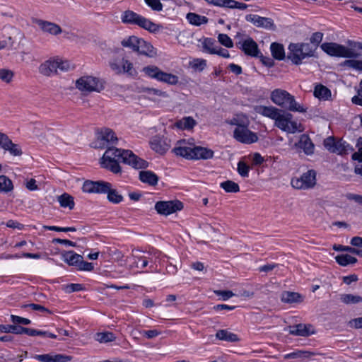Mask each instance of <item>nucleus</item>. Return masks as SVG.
Masks as SVG:
<instances>
[{"mask_svg": "<svg viewBox=\"0 0 362 362\" xmlns=\"http://www.w3.org/2000/svg\"><path fill=\"white\" fill-rule=\"evenodd\" d=\"M119 162L128 164L136 169L148 167V163L139 158L132 151L108 147L100 159V165L115 174L121 172Z\"/></svg>", "mask_w": 362, "mask_h": 362, "instance_id": "f257e3e1", "label": "nucleus"}, {"mask_svg": "<svg viewBox=\"0 0 362 362\" xmlns=\"http://www.w3.org/2000/svg\"><path fill=\"white\" fill-rule=\"evenodd\" d=\"M173 151L175 155L188 160H208L214 157V151L209 148L196 146L186 140L177 141Z\"/></svg>", "mask_w": 362, "mask_h": 362, "instance_id": "f03ea898", "label": "nucleus"}, {"mask_svg": "<svg viewBox=\"0 0 362 362\" xmlns=\"http://www.w3.org/2000/svg\"><path fill=\"white\" fill-rule=\"evenodd\" d=\"M271 100L276 105L291 112H305L306 108L296 101L294 96L288 91L277 88L272 91Z\"/></svg>", "mask_w": 362, "mask_h": 362, "instance_id": "7ed1b4c3", "label": "nucleus"}, {"mask_svg": "<svg viewBox=\"0 0 362 362\" xmlns=\"http://www.w3.org/2000/svg\"><path fill=\"white\" fill-rule=\"evenodd\" d=\"M315 48L308 43H291L288 46V59L294 64H300L306 58L314 55Z\"/></svg>", "mask_w": 362, "mask_h": 362, "instance_id": "20e7f679", "label": "nucleus"}, {"mask_svg": "<svg viewBox=\"0 0 362 362\" xmlns=\"http://www.w3.org/2000/svg\"><path fill=\"white\" fill-rule=\"evenodd\" d=\"M122 21L124 23L136 25L151 33L158 32L161 28L160 25L130 10L124 12Z\"/></svg>", "mask_w": 362, "mask_h": 362, "instance_id": "39448f33", "label": "nucleus"}, {"mask_svg": "<svg viewBox=\"0 0 362 362\" xmlns=\"http://www.w3.org/2000/svg\"><path fill=\"white\" fill-rule=\"evenodd\" d=\"M75 86L83 94L100 93L105 89V81L93 76H83L76 81Z\"/></svg>", "mask_w": 362, "mask_h": 362, "instance_id": "423d86ee", "label": "nucleus"}, {"mask_svg": "<svg viewBox=\"0 0 362 362\" xmlns=\"http://www.w3.org/2000/svg\"><path fill=\"white\" fill-rule=\"evenodd\" d=\"M274 125L288 134L302 132L304 130L302 124L293 119V115L284 110H282L280 116L276 119Z\"/></svg>", "mask_w": 362, "mask_h": 362, "instance_id": "0eeeda50", "label": "nucleus"}, {"mask_svg": "<svg viewBox=\"0 0 362 362\" xmlns=\"http://www.w3.org/2000/svg\"><path fill=\"white\" fill-rule=\"evenodd\" d=\"M292 187L297 189H308L313 188L316 184V173L313 170H308L300 177L291 180Z\"/></svg>", "mask_w": 362, "mask_h": 362, "instance_id": "6e6552de", "label": "nucleus"}, {"mask_svg": "<svg viewBox=\"0 0 362 362\" xmlns=\"http://www.w3.org/2000/svg\"><path fill=\"white\" fill-rule=\"evenodd\" d=\"M320 47L325 52L332 57L346 58L354 55L347 49V47L334 42H325Z\"/></svg>", "mask_w": 362, "mask_h": 362, "instance_id": "1a4fd4ad", "label": "nucleus"}, {"mask_svg": "<svg viewBox=\"0 0 362 362\" xmlns=\"http://www.w3.org/2000/svg\"><path fill=\"white\" fill-rule=\"evenodd\" d=\"M233 137L236 141L245 144H251L258 141L257 134L250 131L248 126L235 127Z\"/></svg>", "mask_w": 362, "mask_h": 362, "instance_id": "9d476101", "label": "nucleus"}, {"mask_svg": "<svg viewBox=\"0 0 362 362\" xmlns=\"http://www.w3.org/2000/svg\"><path fill=\"white\" fill-rule=\"evenodd\" d=\"M182 203L180 201H160L156 202L155 209L162 215H169L182 209Z\"/></svg>", "mask_w": 362, "mask_h": 362, "instance_id": "9b49d317", "label": "nucleus"}, {"mask_svg": "<svg viewBox=\"0 0 362 362\" xmlns=\"http://www.w3.org/2000/svg\"><path fill=\"white\" fill-rule=\"evenodd\" d=\"M117 141V136L110 129H102L98 136L97 141L93 147L104 148L110 145L115 144Z\"/></svg>", "mask_w": 362, "mask_h": 362, "instance_id": "f8f14e48", "label": "nucleus"}, {"mask_svg": "<svg viewBox=\"0 0 362 362\" xmlns=\"http://www.w3.org/2000/svg\"><path fill=\"white\" fill-rule=\"evenodd\" d=\"M237 45H240L239 48L246 55L256 57H259V54H260L257 42L250 37H247L245 39L240 40Z\"/></svg>", "mask_w": 362, "mask_h": 362, "instance_id": "ddd939ff", "label": "nucleus"}, {"mask_svg": "<svg viewBox=\"0 0 362 362\" xmlns=\"http://www.w3.org/2000/svg\"><path fill=\"white\" fill-rule=\"evenodd\" d=\"M151 148L159 154L165 153L170 148V140L160 135L153 136L150 141Z\"/></svg>", "mask_w": 362, "mask_h": 362, "instance_id": "4468645a", "label": "nucleus"}, {"mask_svg": "<svg viewBox=\"0 0 362 362\" xmlns=\"http://www.w3.org/2000/svg\"><path fill=\"white\" fill-rule=\"evenodd\" d=\"M109 182L104 181L93 182L90 180H86L83 182L82 186L83 192L86 193H105L108 189Z\"/></svg>", "mask_w": 362, "mask_h": 362, "instance_id": "2eb2a0df", "label": "nucleus"}, {"mask_svg": "<svg viewBox=\"0 0 362 362\" xmlns=\"http://www.w3.org/2000/svg\"><path fill=\"white\" fill-rule=\"evenodd\" d=\"M247 21L252 23L255 26L269 30H274L275 25L272 18L262 17L255 14H248L245 16Z\"/></svg>", "mask_w": 362, "mask_h": 362, "instance_id": "dca6fc26", "label": "nucleus"}, {"mask_svg": "<svg viewBox=\"0 0 362 362\" xmlns=\"http://www.w3.org/2000/svg\"><path fill=\"white\" fill-rule=\"evenodd\" d=\"M255 112L264 117L273 119L274 122L280 116L282 110L274 106L256 105L254 107Z\"/></svg>", "mask_w": 362, "mask_h": 362, "instance_id": "f3484780", "label": "nucleus"}, {"mask_svg": "<svg viewBox=\"0 0 362 362\" xmlns=\"http://www.w3.org/2000/svg\"><path fill=\"white\" fill-rule=\"evenodd\" d=\"M289 334L294 336L308 337L315 334L311 325L298 324L294 327H288Z\"/></svg>", "mask_w": 362, "mask_h": 362, "instance_id": "a211bd4d", "label": "nucleus"}, {"mask_svg": "<svg viewBox=\"0 0 362 362\" xmlns=\"http://www.w3.org/2000/svg\"><path fill=\"white\" fill-rule=\"evenodd\" d=\"M34 358L40 362H69L72 360V356L64 354H40Z\"/></svg>", "mask_w": 362, "mask_h": 362, "instance_id": "6ab92c4d", "label": "nucleus"}, {"mask_svg": "<svg viewBox=\"0 0 362 362\" xmlns=\"http://www.w3.org/2000/svg\"><path fill=\"white\" fill-rule=\"evenodd\" d=\"M144 252L138 249H134L132 250V255L136 264V267L144 269L147 267L149 262L153 261L151 253L148 252L147 253V255H144Z\"/></svg>", "mask_w": 362, "mask_h": 362, "instance_id": "aec40b11", "label": "nucleus"}, {"mask_svg": "<svg viewBox=\"0 0 362 362\" xmlns=\"http://www.w3.org/2000/svg\"><path fill=\"white\" fill-rule=\"evenodd\" d=\"M36 23L42 31L53 35H57L62 32V30L59 25L52 22L42 20H37Z\"/></svg>", "mask_w": 362, "mask_h": 362, "instance_id": "412c9836", "label": "nucleus"}, {"mask_svg": "<svg viewBox=\"0 0 362 362\" xmlns=\"http://www.w3.org/2000/svg\"><path fill=\"white\" fill-rule=\"evenodd\" d=\"M57 61L47 60L39 66V72L45 76H51L57 73Z\"/></svg>", "mask_w": 362, "mask_h": 362, "instance_id": "4be33fe9", "label": "nucleus"}, {"mask_svg": "<svg viewBox=\"0 0 362 362\" xmlns=\"http://www.w3.org/2000/svg\"><path fill=\"white\" fill-rule=\"evenodd\" d=\"M307 155H312L314 153V144L311 139L306 134H302L298 144H296Z\"/></svg>", "mask_w": 362, "mask_h": 362, "instance_id": "5701e85b", "label": "nucleus"}, {"mask_svg": "<svg viewBox=\"0 0 362 362\" xmlns=\"http://www.w3.org/2000/svg\"><path fill=\"white\" fill-rule=\"evenodd\" d=\"M196 120L190 116L184 117L174 124V127L181 130H192L197 125Z\"/></svg>", "mask_w": 362, "mask_h": 362, "instance_id": "b1692460", "label": "nucleus"}, {"mask_svg": "<svg viewBox=\"0 0 362 362\" xmlns=\"http://www.w3.org/2000/svg\"><path fill=\"white\" fill-rule=\"evenodd\" d=\"M23 38L24 34L21 30L16 29L5 40L8 46V49H16V45H19Z\"/></svg>", "mask_w": 362, "mask_h": 362, "instance_id": "393cba45", "label": "nucleus"}, {"mask_svg": "<svg viewBox=\"0 0 362 362\" xmlns=\"http://www.w3.org/2000/svg\"><path fill=\"white\" fill-rule=\"evenodd\" d=\"M139 44L137 45L136 52L150 57H153L156 54L153 47L143 39L139 38Z\"/></svg>", "mask_w": 362, "mask_h": 362, "instance_id": "a878e982", "label": "nucleus"}, {"mask_svg": "<svg viewBox=\"0 0 362 362\" xmlns=\"http://www.w3.org/2000/svg\"><path fill=\"white\" fill-rule=\"evenodd\" d=\"M313 94L315 98L320 100H328L331 99V90L322 84H317L315 86Z\"/></svg>", "mask_w": 362, "mask_h": 362, "instance_id": "bb28decb", "label": "nucleus"}, {"mask_svg": "<svg viewBox=\"0 0 362 362\" xmlns=\"http://www.w3.org/2000/svg\"><path fill=\"white\" fill-rule=\"evenodd\" d=\"M139 179L151 186H156L158 181V177L152 171L143 170L139 173Z\"/></svg>", "mask_w": 362, "mask_h": 362, "instance_id": "cd10ccee", "label": "nucleus"}, {"mask_svg": "<svg viewBox=\"0 0 362 362\" xmlns=\"http://www.w3.org/2000/svg\"><path fill=\"white\" fill-rule=\"evenodd\" d=\"M353 151L354 148L351 145L340 139L336 141L334 148L332 150V153L339 155H346Z\"/></svg>", "mask_w": 362, "mask_h": 362, "instance_id": "c85d7f7f", "label": "nucleus"}, {"mask_svg": "<svg viewBox=\"0 0 362 362\" xmlns=\"http://www.w3.org/2000/svg\"><path fill=\"white\" fill-rule=\"evenodd\" d=\"M216 339L228 342H235L239 341L237 334L229 332L228 329H220L216 333Z\"/></svg>", "mask_w": 362, "mask_h": 362, "instance_id": "c756f323", "label": "nucleus"}, {"mask_svg": "<svg viewBox=\"0 0 362 362\" xmlns=\"http://www.w3.org/2000/svg\"><path fill=\"white\" fill-rule=\"evenodd\" d=\"M60 206L63 208H69L70 210L73 209L75 206L74 197L67 193H64L57 197Z\"/></svg>", "mask_w": 362, "mask_h": 362, "instance_id": "7c9ffc66", "label": "nucleus"}, {"mask_svg": "<svg viewBox=\"0 0 362 362\" xmlns=\"http://www.w3.org/2000/svg\"><path fill=\"white\" fill-rule=\"evenodd\" d=\"M186 18L190 24L196 26H199L208 23V18L206 16H200L195 13H187Z\"/></svg>", "mask_w": 362, "mask_h": 362, "instance_id": "2f4dec72", "label": "nucleus"}, {"mask_svg": "<svg viewBox=\"0 0 362 362\" xmlns=\"http://www.w3.org/2000/svg\"><path fill=\"white\" fill-rule=\"evenodd\" d=\"M281 300L286 303H300L302 301V297L296 292L284 291L281 294Z\"/></svg>", "mask_w": 362, "mask_h": 362, "instance_id": "473e14b6", "label": "nucleus"}, {"mask_svg": "<svg viewBox=\"0 0 362 362\" xmlns=\"http://www.w3.org/2000/svg\"><path fill=\"white\" fill-rule=\"evenodd\" d=\"M63 258L68 264L77 267L83 257L74 251H68L63 255Z\"/></svg>", "mask_w": 362, "mask_h": 362, "instance_id": "72a5a7b5", "label": "nucleus"}, {"mask_svg": "<svg viewBox=\"0 0 362 362\" xmlns=\"http://www.w3.org/2000/svg\"><path fill=\"white\" fill-rule=\"evenodd\" d=\"M270 49L273 57L276 59L282 60L285 58L284 48L281 44L273 42Z\"/></svg>", "mask_w": 362, "mask_h": 362, "instance_id": "f704fd0d", "label": "nucleus"}, {"mask_svg": "<svg viewBox=\"0 0 362 362\" xmlns=\"http://www.w3.org/2000/svg\"><path fill=\"white\" fill-rule=\"evenodd\" d=\"M142 71L148 77L158 81L162 70L156 66H147L143 68Z\"/></svg>", "mask_w": 362, "mask_h": 362, "instance_id": "c9c22d12", "label": "nucleus"}, {"mask_svg": "<svg viewBox=\"0 0 362 362\" xmlns=\"http://www.w3.org/2000/svg\"><path fill=\"white\" fill-rule=\"evenodd\" d=\"M139 38L132 35L129 36L127 38H124L122 40L121 45L124 47H127L131 49L132 51L136 52V48L138 49L137 45L139 44Z\"/></svg>", "mask_w": 362, "mask_h": 362, "instance_id": "e433bc0d", "label": "nucleus"}, {"mask_svg": "<svg viewBox=\"0 0 362 362\" xmlns=\"http://www.w3.org/2000/svg\"><path fill=\"white\" fill-rule=\"evenodd\" d=\"M235 127L249 126L250 121L247 117L243 114L236 115L229 122Z\"/></svg>", "mask_w": 362, "mask_h": 362, "instance_id": "4c0bfd02", "label": "nucleus"}, {"mask_svg": "<svg viewBox=\"0 0 362 362\" xmlns=\"http://www.w3.org/2000/svg\"><path fill=\"white\" fill-rule=\"evenodd\" d=\"M158 81L163 82L169 85H176L179 81V78L176 75L162 71Z\"/></svg>", "mask_w": 362, "mask_h": 362, "instance_id": "58836bf2", "label": "nucleus"}, {"mask_svg": "<svg viewBox=\"0 0 362 362\" xmlns=\"http://www.w3.org/2000/svg\"><path fill=\"white\" fill-rule=\"evenodd\" d=\"M336 262L341 266L345 267L349 264H354L357 259L349 255H340L335 257Z\"/></svg>", "mask_w": 362, "mask_h": 362, "instance_id": "ea45409f", "label": "nucleus"}, {"mask_svg": "<svg viewBox=\"0 0 362 362\" xmlns=\"http://www.w3.org/2000/svg\"><path fill=\"white\" fill-rule=\"evenodd\" d=\"M340 300L345 304H356L362 303V297L358 295L353 294H341Z\"/></svg>", "mask_w": 362, "mask_h": 362, "instance_id": "a19ab883", "label": "nucleus"}, {"mask_svg": "<svg viewBox=\"0 0 362 362\" xmlns=\"http://www.w3.org/2000/svg\"><path fill=\"white\" fill-rule=\"evenodd\" d=\"M105 193L107 194V199L110 202L118 204L123 199L122 196L119 194L116 189L111 188L110 183H109L108 189L105 192Z\"/></svg>", "mask_w": 362, "mask_h": 362, "instance_id": "79ce46f5", "label": "nucleus"}, {"mask_svg": "<svg viewBox=\"0 0 362 362\" xmlns=\"http://www.w3.org/2000/svg\"><path fill=\"white\" fill-rule=\"evenodd\" d=\"M347 45L349 47H347V49L351 51L354 56L350 57L349 58H356L358 57L360 54L358 52L362 50V43L360 42H356L353 40H348Z\"/></svg>", "mask_w": 362, "mask_h": 362, "instance_id": "37998d69", "label": "nucleus"}, {"mask_svg": "<svg viewBox=\"0 0 362 362\" xmlns=\"http://www.w3.org/2000/svg\"><path fill=\"white\" fill-rule=\"evenodd\" d=\"M220 187L228 193H235L240 191L239 185L232 180L221 182Z\"/></svg>", "mask_w": 362, "mask_h": 362, "instance_id": "c03bdc74", "label": "nucleus"}, {"mask_svg": "<svg viewBox=\"0 0 362 362\" xmlns=\"http://www.w3.org/2000/svg\"><path fill=\"white\" fill-rule=\"evenodd\" d=\"M13 189V185L11 180L5 175H0V192H8Z\"/></svg>", "mask_w": 362, "mask_h": 362, "instance_id": "a18cd8bd", "label": "nucleus"}, {"mask_svg": "<svg viewBox=\"0 0 362 362\" xmlns=\"http://www.w3.org/2000/svg\"><path fill=\"white\" fill-rule=\"evenodd\" d=\"M95 339L100 343H107L115 341L116 337L112 332H105L97 333Z\"/></svg>", "mask_w": 362, "mask_h": 362, "instance_id": "49530a36", "label": "nucleus"}, {"mask_svg": "<svg viewBox=\"0 0 362 362\" xmlns=\"http://www.w3.org/2000/svg\"><path fill=\"white\" fill-rule=\"evenodd\" d=\"M313 356V353L308 351H297L285 355L286 359L290 358H308Z\"/></svg>", "mask_w": 362, "mask_h": 362, "instance_id": "de8ad7c7", "label": "nucleus"}, {"mask_svg": "<svg viewBox=\"0 0 362 362\" xmlns=\"http://www.w3.org/2000/svg\"><path fill=\"white\" fill-rule=\"evenodd\" d=\"M122 74L126 73L129 76H135L136 74V71L134 68V65L129 61L123 59L122 60V67H121Z\"/></svg>", "mask_w": 362, "mask_h": 362, "instance_id": "09e8293b", "label": "nucleus"}, {"mask_svg": "<svg viewBox=\"0 0 362 362\" xmlns=\"http://www.w3.org/2000/svg\"><path fill=\"white\" fill-rule=\"evenodd\" d=\"M4 150L9 151V153L15 156H21L22 151L18 144H13L9 139L6 143V146H4Z\"/></svg>", "mask_w": 362, "mask_h": 362, "instance_id": "8fccbe9b", "label": "nucleus"}, {"mask_svg": "<svg viewBox=\"0 0 362 362\" xmlns=\"http://www.w3.org/2000/svg\"><path fill=\"white\" fill-rule=\"evenodd\" d=\"M204 49L209 54H214L216 52L218 46L216 45L214 40L211 38H206L203 42Z\"/></svg>", "mask_w": 362, "mask_h": 362, "instance_id": "3c124183", "label": "nucleus"}, {"mask_svg": "<svg viewBox=\"0 0 362 362\" xmlns=\"http://www.w3.org/2000/svg\"><path fill=\"white\" fill-rule=\"evenodd\" d=\"M22 328L23 327L21 326L0 325V332L3 333H14L21 334H22Z\"/></svg>", "mask_w": 362, "mask_h": 362, "instance_id": "603ef678", "label": "nucleus"}, {"mask_svg": "<svg viewBox=\"0 0 362 362\" xmlns=\"http://www.w3.org/2000/svg\"><path fill=\"white\" fill-rule=\"evenodd\" d=\"M14 76V72L8 69H0V80L9 83L12 81Z\"/></svg>", "mask_w": 362, "mask_h": 362, "instance_id": "864d4df0", "label": "nucleus"}, {"mask_svg": "<svg viewBox=\"0 0 362 362\" xmlns=\"http://www.w3.org/2000/svg\"><path fill=\"white\" fill-rule=\"evenodd\" d=\"M218 42L223 46L228 48H231L233 47V42L230 37L226 34H218Z\"/></svg>", "mask_w": 362, "mask_h": 362, "instance_id": "5fc2aeb1", "label": "nucleus"}, {"mask_svg": "<svg viewBox=\"0 0 362 362\" xmlns=\"http://www.w3.org/2000/svg\"><path fill=\"white\" fill-rule=\"evenodd\" d=\"M334 249L337 251H346L349 252L352 254L357 255L360 257H362V250H359L358 249L349 247V246H343L341 245H334Z\"/></svg>", "mask_w": 362, "mask_h": 362, "instance_id": "6e6d98bb", "label": "nucleus"}, {"mask_svg": "<svg viewBox=\"0 0 362 362\" xmlns=\"http://www.w3.org/2000/svg\"><path fill=\"white\" fill-rule=\"evenodd\" d=\"M238 172L243 177H248L250 167L243 161H239L238 163Z\"/></svg>", "mask_w": 362, "mask_h": 362, "instance_id": "4d7b16f0", "label": "nucleus"}, {"mask_svg": "<svg viewBox=\"0 0 362 362\" xmlns=\"http://www.w3.org/2000/svg\"><path fill=\"white\" fill-rule=\"evenodd\" d=\"M144 1L153 11H161L163 10L160 0H144Z\"/></svg>", "mask_w": 362, "mask_h": 362, "instance_id": "13d9d810", "label": "nucleus"}, {"mask_svg": "<svg viewBox=\"0 0 362 362\" xmlns=\"http://www.w3.org/2000/svg\"><path fill=\"white\" fill-rule=\"evenodd\" d=\"M44 228L49 230H54L57 232H74L76 230V228L74 227H58L45 226Z\"/></svg>", "mask_w": 362, "mask_h": 362, "instance_id": "bf43d9fd", "label": "nucleus"}, {"mask_svg": "<svg viewBox=\"0 0 362 362\" xmlns=\"http://www.w3.org/2000/svg\"><path fill=\"white\" fill-rule=\"evenodd\" d=\"M344 64L349 67L362 71V61L349 59L344 62Z\"/></svg>", "mask_w": 362, "mask_h": 362, "instance_id": "052dcab7", "label": "nucleus"}, {"mask_svg": "<svg viewBox=\"0 0 362 362\" xmlns=\"http://www.w3.org/2000/svg\"><path fill=\"white\" fill-rule=\"evenodd\" d=\"M83 287L80 284H71L65 286L64 291L67 293H70L75 291H82Z\"/></svg>", "mask_w": 362, "mask_h": 362, "instance_id": "680f3d73", "label": "nucleus"}, {"mask_svg": "<svg viewBox=\"0 0 362 362\" xmlns=\"http://www.w3.org/2000/svg\"><path fill=\"white\" fill-rule=\"evenodd\" d=\"M206 66V62L202 59H195L192 62V68L202 71Z\"/></svg>", "mask_w": 362, "mask_h": 362, "instance_id": "e2e57ef3", "label": "nucleus"}, {"mask_svg": "<svg viewBox=\"0 0 362 362\" xmlns=\"http://www.w3.org/2000/svg\"><path fill=\"white\" fill-rule=\"evenodd\" d=\"M323 37V33L320 32H316L312 35L310 37V41L311 43L315 45L313 48L317 47V46L321 42Z\"/></svg>", "mask_w": 362, "mask_h": 362, "instance_id": "0e129e2a", "label": "nucleus"}, {"mask_svg": "<svg viewBox=\"0 0 362 362\" xmlns=\"http://www.w3.org/2000/svg\"><path fill=\"white\" fill-rule=\"evenodd\" d=\"M11 319L12 322L14 324H23L25 325L30 324V320L29 319L20 316L12 315H11Z\"/></svg>", "mask_w": 362, "mask_h": 362, "instance_id": "69168bd1", "label": "nucleus"}, {"mask_svg": "<svg viewBox=\"0 0 362 362\" xmlns=\"http://www.w3.org/2000/svg\"><path fill=\"white\" fill-rule=\"evenodd\" d=\"M336 140L333 137H328L324 141L325 147L331 153H332V150H334Z\"/></svg>", "mask_w": 362, "mask_h": 362, "instance_id": "338daca9", "label": "nucleus"}, {"mask_svg": "<svg viewBox=\"0 0 362 362\" xmlns=\"http://www.w3.org/2000/svg\"><path fill=\"white\" fill-rule=\"evenodd\" d=\"M349 325L355 329L362 328V317L350 320Z\"/></svg>", "mask_w": 362, "mask_h": 362, "instance_id": "774afa93", "label": "nucleus"}]
</instances>
